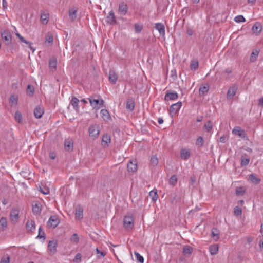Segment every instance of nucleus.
<instances>
[{
  "label": "nucleus",
  "mask_w": 263,
  "mask_h": 263,
  "mask_svg": "<svg viewBox=\"0 0 263 263\" xmlns=\"http://www.w3.org/2000/svg\"><path fill=\"white\" fill-rule=\"evenodd\" d=\"M155 28L159 31L161 35H165V26L161 23H158L155 24Z\"/></svg>",
  "instance_id": "obj_20"
},
{
  "label": "nucleus",
  "mask_w": 263,
  "mask_h": 263,
  "mask_svg": "<svg viewBox=\"0 0 263 263\" xmlns=\"http://www.w3.org/2000/svg\"><path fill=\"white\" fill-rule=\"evenodd\" d=\"M89 101L91 106L93 108H96L97 109H99L103 105L104 101L102 99L100 100L93 99L92 98H89Z\"/></svg>",
  "instance_id": "obj_4"
},
{
  "label": "nucleus",
  "mask_w": 263,
  "mask_h": 263,
  "mask_svg": "<svg viewBox=\"0 0 263 263\" xmlns=\"http://www.w3.org/2000/svg\"><path fill=\"white\" fill-rule=\"evenodd\" d=\"M26 229L27 232H32L35 229V224L34 220L31 219L27 220L26 223Z\"/></svg>",
  "instance_id": "obj_9"
},
{
  "label": "nucleus",
  "mask_w": 263,
  "mask_h": 263,
  "mask_svg": "<svg viewBox=\"0 0 263 263\" xmlns=\"http://www.w3.org/2000/svg\"><path fill=\"white\" fill-rule=\"evenodd\" d=\"M149 195L152 197V199L153 201H156L158 198V195L157 191H155L154 190L151 191L149 193Z\"/></svg>",
  "instance_id": "obj_45"
},
{
  "label": "nucleus",
  "mask_w": 263,
  "mask_h": 263,
  "mask_svg": "<svg viewBox=\"0 0 263 263\" xmlns=\"http://www.w3.org/2000/svg\"><path fill=\"white\" fill-rule=\"evenodd\" d=\"M15 120L19 123H22V116L21 113L19 111H16L14 116Z\"/></svg>",
  "instance_id": "obj_42"
},
{
  "label": "nucleus",
  "mask_w": 263,
  "mask_h": 263,
  "mask_svg": "<svg viewBox=\"0 0 263 263\" xmlns=\"http://www.w3.org/2000/svg\"><path fill=\"white\" fill-rule=\"evenodd\" d=\"M134 254L135 255L138 261L140 263L144 262V258L139 253L134 252Z\"/></svg>",
  "instance_id": "obj_47"
},
{
  "label": "nucleus",
  "mask_w": 263,
  "mask_h": 263,
  "mask_svg": "<svg viewBox=\"0 0 263 263\" xmlns=\"http://www.w3.org/2000/svg\"><path fill=\"white\" fill-rule=\"evenodd\" d=\"M96 252L98 254L97 258H103L105 256V253L103 251H101L98 249V248L96 249Z\"/></svg>",
  "instance_id": "obj_55"
},
{
  "label": "nucleus",
  "mask_w": 263,
  "mask_h": 263,
  "mask_svg": "<svg viewBox=\"0 0 263 263\" xmlns=\"http://www.w3.org/2000/svg\"><path fill=\"white\" fill-rule=\"evenodd\" d=\"M212 237L213 239L217 241L219 238V232L217 229H213L212 230Z\"/></svg>",
  "instance_id": "obj_34"
},
{
  "label": "nucleus",
  "mask_w": 263,
  "mask_h": 263,
  "mask_svg": "<svg viewBox=\"0 0 263 263\" xmlns=\"http://www.w3.org/2000/svg\"><path fill=\"white\" fill-rule=\"evenodd\" d=\"M228 140L227 136L223 135L220 138V142L223 143H226Z\"/></svg>",
  "instance_id": "obj_61"
},
{
  "label": "nucleus",
  "mask_w": 263,
  "mask_h": 263,
  "mask_svg": "<svg viewBox=\"0 0 263 263\" xmlns=\"http://www.w3.org/2000/svg\"><path fill=\"white\" fill-rule=\"evenodd\" d=\"M142 26L139 25V24H136L135 25V29L136 32H137V33L140 32L142 30Z\"/></svg>",
  "instance_id": "obj_58"
},
{
  "label": "nucleus",
  "mask_w": 263,
  "mask_h": 263,
  "mask_svg": "<svg viewBox=\"0 0 263 263\" xmlns=\"http://www.w3.org/2000/svg\"><path fill=\"white\" fill-rule=\"evenodd\" d=\"M57 246V242L55 240L50 241L48 246V250L49 253L51 254H53L57 251L56 248Z\"/></svg>",
  "instance_id": "obj_13"
},
{
  "label": "nucleus",
  "mask_w": 263,
  "mask_h": 263,
  "mask_svg": "<svg viewBox=\"0 0 263 263\" xmlns=\"http://www.w3.org/2000/svg\"><path fill=\"white\" fill-rule=\"evenodd\" d=\"M234 213L236 216H240L242 214V209L239 206H235L234 209Z\"/></svg>",
  "instance_id": "obj_48"
},
{
  "label": "nucleus",
  "mask_w": 263,
  "mask_h": 263,
  "mask_svg": "<svg viewBox=\"0 0 263 263\" xmlns=\"http://www.w3.org/2000/svg\"><path fill=\"white\" fill-rule=\"evenodd\" d=\"M73 261L74 263H80L81 261V254L80 253H77Z\"/></svg>",
  "instance_id": "obj_54"
},
{
  "label": "nucleus",
  "mask_w": 263,
  "mask_h": 263,
  "mask_svg": "<svg viewBox=\"0 0 263 263\" xmlns=\"http://www.w3.org/2000/svg\"><path fill=\"white\" fill-rule=\"evenodd\" d=\"M124 227L126 229H132L134 227V218L132 215H128L124 218Z\"/></svg>",
  "instance_id": "obj_2"
},
{
  "label": "nucleus",
  "mask_w": 263,
  "mask_h": 263,
  "mask_svg": "<svg viewBox=\"0 0 263 263\" xmlns=\"http://www.w3.org/2000/svg\"><path fill=\"white\" fill-rule=\"evenodd\" d=\"M238 87L236 85H233L231 87L227 93V97L228 99H232L236 93Z\"/></svg>",
  "instance_id": "obj_10"
},
{
  "label": "nucleus",
  "mask_w": 263,
  "mask_h": 263,
  "mask_svg": "<svg viewBox=\"0 0 263 263\" xmlns=\"http://www.w3.org/2000/svg\"><path fill=\"white\" fill-rule=\"evenodd\" d=\"M193 248L189 246H185L183 248L182 253L184 255L188 256L192 254Z\"/></svg>",
  "instance_id": "obj_26"
},
{
  "label": "nucleus",
  "mask_w": 263,
  "mask_h": 263,
  "mask_svg": "<svg viewBox=\"0 0 263 263\" xmlns=\"http://www.w3.org/2000/svg\"><path fill=\"white\" fill-rule=\"evenodd\" d=\"M259 51L257 50L253 51L250 56V61L251 62H254L257 60V58L258 56Z\"/></svg>",
  "instance_id": "obj_39"
},
{
  "label": "nucleus",
  "mask_w": 263,
  "mask_h": 263,
  "mask_svg": "<svg viewBox=\"0 0 263 263\" xmlns=\"http://www.w3.org/2000/svg\"><path fill=\"white\" fill-rule=\"evenodd\" d=\"M88 130L90 136L96 138L99 134V126L97 124L92 125L89 127Z\"/></svg>",
  "instance_id": "obj_6"
},
{
  "label": "nucleus",
  "mask_w": 263,
  "mask_h": 263,
  "mask_svg": "<svg viewBox=\"0 0 263 263\" xmlns=\"http://www.w3.org/2000/svg\"><path fill=\"white\" fill-rule=\"evenodd\" d=\"M57 60L54 57L51 58L49 60V66L50 68L55 69L57 68Z\"/></svg>",
  "instance_id": "obj_35"
},
{
  "label": "nucleus",
  "mask_w": 263,
  "mask_h": 263,
  "mask_svg": "<svg viewBox=\"0 0 263 263\" xmlns=\"http://www.w3.org/2000/svg\"><path fill=\"white\" fill-rule=\"evenodd\" d=\"M178 95L176 92H167L165 96V100H175L178 99Z\"/></svg>",
  "instance_id": "obj_18"
},
{
  "label": "nucleus",
  "mask_w": 263,
  "mask_h": 263,
  "mask_svg": "<svg viewBox=\"0 0 263 263\" xmlns=\"http://www.w3.org/2000/svg\"><path fill=\"white\" fill-rule=\"evenodd\" d=\"M258 105L263 108V97L259 99Z\"/></svg>",
  "instance_id": "obj_63"
},
{
  "label": "nucleus",
  "mask_w": 263,
  "mask_h": 263,
  "mask_svg": "<svg viewBox=\"0 0 263 263\" xmlns=\"http://www.w3.org/2000/svg\"><path fill=\"white\" fill-rule=\"evenodd\" d=\"M59 222L60 220L58 217L55 215H53L50 217L47 224L48 226L55 228L59 224Z\"/></svg>",
  "instance_id": "obj_7"
},
{
  "label": "nucleus",
  "mask_w": 263,
  "mask_h": 263,
  "mask_svg": "<svg viewBox=\"0 0 263 263\" xmlns=\"http://www.w3.org/2000/svg\"><path fill=\"white\" fill-rule=\"evenodd\" d=\"M158 160L155 156L152 157L151 159V163L153 166H156L158 164Z\"/></svg>",
  "instance_id": "obj_51"
},
{
  "label": "nucleus",
  "mask_w": 263,
  "mask_h": 263,
  "mask_svg": "<svg viewBox=\"0 0 263 263\" xmlns=\"http://www.w3.org/2000/svg\"><path fill=\"white\" fill-rule=\"evenodd\" d=\"M250 161V159L249 158H241V165L242 166H246L247 165Z\"/></svg>",
  "instance_id": "obj_56"
},
{
  "label": "nucleus",
  "mask_w": 263,
  "mask_h": 263,
  "mask_svg": "<svg viewBox=\"0 0 263 263\" xmlns=\"http://www.w3.org/2000/svg\"><path fill=\"white\" fill-rule=\"evenodd\" d=\"M126 109L129 111H132L135 108V102L133 99H128L126 102Z\"/></svg>",
  "instance_id": "obj_22"
},
{
  "label": "nucleus",
  "mask_w": 263,
  "mask_h": 263,
  "mask_svg": "<svg viewBox=\"0 0 263 263\" xmlns=\"http://www.w3.org/2000/svg\"><path fill=\"white\" fill-rule=\"evenodd\" d=\"M252 30L254 34L256 35L259 34L262 30V26L260 23L259 22L255 23L252 28Z\"/></svg>",
  "instance_id": "obj_14"
},
{
  "label": "nucleus",
  "mask_w": 263,
  "mask_h": 263,
  "mask_svg": "<svg viewBox=\"0 0 263 263\" xmlns=\"http://www.w3.org/2000/svg\"><path fill=\"white\" fill-rule=\"evenodd\" d=\"M180 156L184 160L187 159L190 156V151L186 149H182L180 152Z\"/></svg>",
  "instance_id": "obj_23"
},
{
  "label": "nucleus",
  "mask_w": 263,
  "mask_h": 263,
  "mask_svg": "<svg viewBox=\"0 0 263 263\" xmlns=\"http://www.w3.org/2000/svg\"><path fill=\"white\" fill-rule=\"evenodd\" d=\"M128 11V6L124 3H121L119 6V13L120 15H125Z\"/></svg>",
  "instance_id": "obj_15"
},
{
  "label": "nucleus",
  "mask_w": 263,
  "mask_h": 263,
  "mask_svg": "<svg viewBox=\"0 0 263 263\" xmlns=\"http://www.w3.org/2000/svg\"><path fill=\"white\" fill-rule=\"evenodd\" d=\"M32 211L34 214H38L41 213V208L40 203H35L32 205Z\"/></svg>",
  "instance_id": "obj_29"
},
{
  "label": "nucleus",
  "mask_w": 263,
  "mask_h": 263,
  "mask_svg": "<svg viewBox=\"0 0 263 263\" xmlns=\"http://www.w3.org/2000/svg\"><path fill=\"white\" fill-rule=\"evenodd\" d=\"M34 87L33 86L31 85H28L27 86L26 92L29 96H32L34 92Z\"/></svg>",
  "instance_id": "obj_43"
},
{
  "label": "nucleus",
  "mask_w": 263,
  "mask_h": 263,
  "mask_svg": "<svg viewBox=\"0 0 263 263\" xmlns=\"http://www.w3.org/2000/svg\"><path fill=\"white\" fill-rule=\"evenodd\" d=\"M40 191L44 195H47L49 193V190L47 188L42 189L40 187Z\"/></svg>",
  "instance_id": "obj_60"
},
{
  "label": "nucleus",
  "mask_w": 263,
  "mask_h": 263,
  "mask_svg": "<svg viewBox=\"0 0 263 263\" xmlns=\"http://www.w3.org/2000/svg\"><path fill=\"white\" fill-rule=\"evenodd\" d=\"M7 227V220L5 217H2L0 219V230L4 231Z\"/></svg>",
  "instance_id": "obj_25"
},
{
  "label": "nucleus",
  "mask_w": 263,
  "mask_h": 263,
  "mask_svg": "<svg viewBox=\"0 0 263 263\" xmlns=\"http://www.w3.org/2000/svg\"><path fill=\"white\" fill-rule=\"evenodd\" d=\"M10 262V257H7V258H3L0 263H9Z\"/></svg>",
  "instance_id": "obj_62"
},
{
  "label": "nucleus",
  "mask_w": 263,
  "mask_h": 263,
  "mask_svg": "<svg viewBox=\"0 0 263 263\" xmlns=\"http://www.w3.org/2000/svg\"><path fill=\"white\" fill-rule=\"evenodd\" d=\"M182 106V102L180 101L176 103L172 104L170 106V114L173 117L175 115Z\"/></svg>",
  "instance_id": "obj_5"
},
{
  "label": "nucleus",
  "mask_w": 263,
  "mask_h": 263,
  "mask_svg": "<svg viewBox=\"0 0 263 263\" xmlns=\"http://www.w3.org/2000/svg\"><path fill=\"white\" fill-rule=\"evenodd\" d=\"M102 143L105 144V145L107 146L108 143L110 142V137L107 134L104 135L102 137Z\"/></svg>",
  "instance_id": "obj_38"
},
{
  "label": "nucleus",
  "mask_w": 263,
  "mask_h": 263,
  "mask_svg": "<svg viewBox=\"0 0 263 263\" xmlns=\"http://www.w3.org/2000/svg\"><path fill=\"white\" fill-rule=\"evenodd\" d=\"M44 112V108L40 106L36 107L34 110V115L37 119L41 118Z\"/></svg>",
  "instance_id": "obj_17"
},
{
  "label": "nucleus",
  "mask_w": 263,
  "mask_h": 263,
  "mask_svg": "<svg viewBox=\"0 0 263 263\" xmlns=\"http://www.w3.org/2000/svg\"><path fill=\"white\" fill-rule=\"evenodd\" d=\"M170 200L172 204L177 203L180 200V197L176 193H172L170 195Z\"/></svg>",
  "instance_id": "obj_24"
},
{
  "label": "nucleus",
  "mask_w": 263,
  "mask_h": 263,
  "mask_svg": "<svg viewBox=\"0 0 263 263\" xmlns=\"http://www.w3.org/2000/svg\"><path fill=\"white\" fill-rule=\"evenodd\" d=\"M37 237H39L40 238H43L44 239H45V233H44V231L43 230L41 226L40 227V228L39 229V234H38Z\"/></svg>",
  "instance_id": "obj_53"
},
{
  "label": "nucleus",
  "mask_w": 263,
  "mask_h": 263,
  "mask_svg": "<svg viewBox=\"0 0 263 263\" xmlns=\"http://www.w3.org/2000/svg\"><path fill=\"white\" fill-rule=\"evenodd\" d=\"M196 145L201 147L203 144V139L201 136H199L196 141Z\"/></svg>",
  "instance_id": "obj_49"
},
{
  "label": "nucleus",
  "mask_w": 263,
  "mask_h": 263,
  "mask_svg": "<svg viewBox=\"0 0 263 263\" xmlns=\"http://www.w3.org/2000/svg\"><path fill=\"white\" fill-rule=\"evenodd\" d=\"M127 170L131 173H134L137 170V163L136 160L130 161L127 164Z\"/></svg>",
  "instance_id": "obj_11"
},
{
  "label": "nucleus",
  "mask_w": 263,
  "mask_h": 263,
  "mask_svg": "<svg viewBox=\"0 0 263 263\" xmlns=\"http://www.w3.org/2000/svg\"><path fill=\"white\" fill-rule=\"evenodd\" d=\"M76 218L78 219H81L83 218V209L79 207L76 210Z\"/></svg>",
  "instance_id": "obj_28"
},
{
  "label": "nucleus",
  "mask_w": 263,
  "mask_h": 263,
  "mask_svg": "<svg viewBox=\"0 0 263 263\" xmlns=\"http://www.w3.org/2000/svg\"><path fill=\"white\" fill-rule=\"evenodd\" d=\"M209 89V86L208 84H206V85H202L199 88V94L200 95H204L206 94Z\"/></svg>",
  "instance_id": "obj_30"
},
{
  "label": "nucleus",
  "mask_w": 263,
  "mask_h": 263,
  "mask_svg": "<svg viewBox=\"0 0 263 263\" xmlns=\"http://www.w3.org/2000/svg\"><path fill=\"white\" fill-rule=\"evenodd\" d=\"M69 16L72 21H74L77 17V10L74 9H69Z\"/></svg>",
  "instance_id": "obj_37"
},
{
  "label": "nucleus",
  "mask_w": 263,
  "mask_h": 263,
  "mask_svg": "<svg viewBox=\"0 0 263 263\" xmlns=\"http://www.w3.org/2000/svg\"><path fill=\"white\" fill-rule=\"evenodd\" d=\"M249 178L252 183L256 184H259L260 182V179L255 174L250 175Z\"/></svg>",
  "instance_id": "obj_27"
},
{
  "label": "nucleus",
  "mask_w": 263,
  "mask_h": 263,
  "mask_svg": "<svg viewBox=\"0 0 263 263\" xmlns=\"http://www.w3.org/2000/svg\"><path fill=\"white\" fill-rule=\"evenodd\" d=\"M245 192V190L242 186L238 187L236 189V194L237 195H242Z\"/></svg>",
  "instance_id": "obj_50"
},
{
  "label": "nucleus",
  "mask_w": 263,
  "mask_h": 263,
  "mask_svg": "<svg viewBox=\"0 0 263 263\" xmlns=\"http://www.w3.org/2000/svg\"><path fill=\"white\" fill-rule=\"evenodd\" d=\"M10 102L11 103L16 105L17 103V99L14 96H11L10 98Z\"/></svg>",
  "instance_id": "obj_59"
},
{
  "label": "nucleus",
  "mask_w": 263,
  "mask_h": 263,
  "mask_svg": "<svg viewBox=\"0 0 263 263\" xmlns=\"http://www.w3.org/2000/svg\"><path fill=\"white\" fill-rule=\"evenodd\" d=\"M1 34L4 42L6 45H10L12 43V35L9 30H1Z\"/></svg>",
  "instance_id": "obj_1"
},
{
  "label": "nucleus",
  "mask_w": 263,
  "mask_h": 263,
  "mask_svg": "<svg viewBox=\"0 0 263 263\" xmlns=\"http://www.w3.org/2000/svg\"><path fill=\"white\" fill-rule=\"evenodd\" d=\"M177 181V178L176 175H172L169 180V183L171 185H175Z\"/></svg>",
  "instance_id": "obj_46"
},
{
  "label": "nucleus",
  "mask_w": 263,
  "mask_h": 263,
  "mask_svg": "<svg viewBox=\"0 0 263 263\" xmlns=\"http://www.w3.org/2000/svg\"><path fill=\"white\" fill-rule=\"evenodd\" d=\"M199 66L198 61L196 59H194L191 61L190 64V68L192 70H196Z\"/></svg>",
  "instance_id": "obj_32"
},
{
  "label": "nucleus",
  "mask_w": 263,
  "mask_h": 263,
  "mask_svg": "<svg viewBox=\"0 0 263 263\" xmlns=\"http://www.w3.org/2000/svg\"><path fill=\"white\" fill-rule=\"evenodd\" d=\"M196 180V178L195 176H192L190 177V181H191L192 184L194 183L195 182Z\"/></svg>",
  "instance_id": "obj_64"
},
{
  "label": "nucleus",
  "mask_w": 263,
  "mask_h": 263,
  "mask_svg": "<svg viewBox=\"0 0 263 263\" xmlns=\"http://www.w3.org/2000/svg\"><path fill=\"white\" fill-rule=\"evenodd\" d=\"M79 99L75 97H72V98L71 100V102H70L71 104L73 107V108L76 110V111L78 112L79 111Z\"/></svg>",
  "instance_id": "obj_21"
},
{
  "label": "nucleus",
  "mask_w": 263,
  "mask_h": 263,
  "mask_svg": "<svg viewBox=\"0 0 263 263\" xmlns=\"http://www.w3.org/2000/svg\"><path fill=\"white\" fill-rule=\"evenodd\" d=\"M118 76L116 72L112 70H110L109 72V80L112 84H115L117 81Z\"/></svg>",
  "instance_id": "obj_19"
},
{
  "label": "nucleus",
  "mask_w": 263,
  "mask_h": 263,
  "mask_svg": "<svg viewBox=\"0 0 263 263\" xmlns=\"http://www.w3.org/2000/svg\"><path fill=\"white\" fill-rule=\"evenodd\" d=\"M100 114L104 120H107L110 118L109 112L106 109H102L100 111Z\"/></svg>",
  "instance_id": "obj_31"
},
{
  "label": "nucleus",
  "mask_w": 263,
  "mask_h": 263,
  "mask_svg": "<svg viewBox=\"0 0 263 263\" xmlns=\"http://www.w3.org/2000/svg\"><path fill=\"white\" fill-rule=\"evenodd\" d=\"M218 251V246L217 245H211L209 247V251L211 255H215Z\"/></svg>",
  "instance_id": "obj_33"
},
{
  "label": "nucleus",
  "mask_w": 263,
  "mask_h": 263,
  "mask_svg": "<svg viewBox=\"0 0 263 263\" xmlns=\"http://www.w3.org/2000/svg\"><path fill=\"white\" fill-rule=\"evenodd\" d=\"M213 128V124L211 121H209L206 123H205L204 125V129L208 132H210Z\"/></svg>",
  "instance_id": "obj_41"
},
{
  "label": "nucleus",
  "mask_w": 263,
  "mask_h": 263,
  "mask_svg": "<svg viewBox=\"0 0 263 263\" xmlns=\"http://www.w3.org/2000/svg\"><path fill=\"white\" fill-rule=\"evenodd\" d=\"M20 41L24 43H26L27 44H29V47L30 48L33 50V51L34 50V49H33L31 46V43H30L29 42L27 41V40H26L22 36L20 37Z\"/></svg>",
  "instance_id": "obj_57"
},
{
  "label": "nucleus",
  "mask_w": 263,
  "mask_h": 263,
  "mask_svg": "<svg viewBox=\"0 0 263 263\" xmlns=\"http://www.w3.org/2000/svg\"><path fill=\"white\" fill-rule=\"evenodd\" d=\"M65 149L66 151L70 152L73 148V143L72 139H67L64 141Z\"/></svg>",
  "instance_id": "obj_16"
},
{
  "label": "nucleus",
  "mask_w": 263,
  "mask_h": 263,
  "mask_svg": "<svg viewBox=\"0 0 263 263\" xmlns=\"http://www.w3.org/2000/svg\"><path fill=\"white\" fill-rule=\"evenodd\" d=\"M70 241L75 244L78 243L79 242V237L78 234L76 233L73 234L70 238Z\"/></svg>",
  "instance_id": "obj_44"
},
{
  "label": "nucleus",
  "mask_w": 263,
  "mask_h": 263,
  "mask_svg": "<svg viewBox=\"0 0 263 263\" xmlns=\"http://www.w3.org/2000/svg\"><path fill=\"white\" fill-rule=\"evenodd\" d=\"M107 23L114 25L116 23V17L115 13L112 11H110L106 18Z\"/></svg>",
  "instance_id": "obj_12"
},
{
  "label": "nucleus",
  "mask_w": 263,
  "mask_h": 263,
  "mask_svg": "<svg viewBox=\"0 0 263 263\" xmlns=\"http://www.w3.org/2000/svg\"><path fill=\"white\" fill-rule=\"evenodd\" d=\"M232 134L238 136L241 138H245L246 137V134L243 129H242L239 126H236L232 130Z\"/></svg>",
  "instance_id": "obj_8"
},
{
  "label": "nucleus",
  "mask_w": 263,
  "mask_h": 263,
  "mask_svg": "<svg viewBox=\"0 0 263 263\" xmlns=\"http://www.w3.org/2000/svg\"><path fill=\"white\" fill-rule=\"evenodd\" d=\"M53 41V36L51 33L48 32L46 35L45 42L52 45Z\"/></svg>",
  "instance_id": "obj_36"
},
{
  "label": "nucleus",
  "mask_w": 263,
  "mask_h": 263,
  "mask_svg": "<svg viewBox=\"0 0 263 263\" xmlns=\"http://www.w3.org/2000/svg\"><path fill=\"white\" fill-rule=\"evenodd\" d=\"M20 211L18 209L13 208L10 214V221L12 224H15L18 220Z\"/></svg>",
  "instance_id": "obj_3"
},
{
  "label": "nucleus",
  "mask_w": 263,
  "mask_h": 263,
  "mask_svg": "<svg viewBox=\"0 0 263 263\" xmlns=\"http://www.w3.org/2000/svg\"><path fill=\"white\" fill-rule=\"evenodd\" d=\"M236 22L240 23L245 22L246 20L242 15H237L234 18Z\"/></svg>",
  "instance_id": "obj_52"
},
{
  "label": "nucleus",
  "mask_w": 263,
  "mask_h": 263,
  "mask_svg": "<svg viewBox=\"0 0 263 263\" xmlns=\"http://www.w3.org/2000/svg\"><path fill=\"white\" fill-rule=\"evenodd\" d=\"M41 20L43 24H46L48 21V14L42 13L41 15Z\"/></svg>",
  "instance_id": "obj_40"
}]
</instances>
